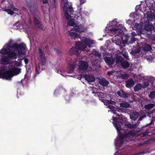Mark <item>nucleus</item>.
Masks as SVG:
<instances>
[{
	"mask_svg": "<svg viewBox=\"0 0 155 155\" xmlns=\"http://www.w3.org/2000/svg\"><path fill=\"white\" fill-rule=\"evenodd\" d=\"M145 153V152L144 151H142L138 153H136L133 155H141Z\"/></svg>",
	"mask_w": 155,
	"mask_h": 155,
	"instance_id": "obj_43",
	"label": "nucleus"
},
{
	"mask_svg": "<svg viewBox=\"0 0 155 155\" xmlns=\"http://www.w3.org/2000/svg\"><path fill=\"white\" fill-rule=\"evenodd\" d=\"M123 91H118L117 92V94L120 96L122 97V95L123 94Z\"/></svg>",
	"mask_w": 155,
	"mask_h": 155,
	"instance_id": "obj_46",
	"label": "nucleus"
},
{
	"mask_svg": "<svg viewBox=\"0 0 155 155\" xmlns=\"http://www.w3.org/2000/svg\"><path fill=\"white\" fill-rule=\"evenodd\" d=\"M88 67V64L86 61H79V68L80 70L85 71L87 69Z\"/></svg>",
	"mask_w": 155,
	"mask_h": 155,
	"instance_id": "obj_9",
	"label": "nucleus"
},
{
	"mask_svg": "<svg viewBox=\"0 0 155 155\" xmlns=\"http://www.w3.org/2000/svg\"><path fill=\"white\" fill-rule=\"evenodd\" d=\"M81 41L78 43H82L83 44L85 45V48L86 47V45L89 46L93 44V41L91 39L87 38L84 37L81 39Z\"/></svg>",
	"mask_w": 155,
	"mask_h": 155,
	"instance_id": "obj_7",
	"label": "nucleus"
},
{
	"mask_svg": "<svg viewBox=\"0 0 155 155\" xmlns=\"http://www.w3.org/2000/svg\"><path fill=\"white\" fill-rule=\"evenodd\" d=\"M26 3L27 4V5L29 6V7L30 8V11L31 12V13L33 14H34L35 12V10H33V7H32H32H30L31 6V3H32V0H26Z\"/></svg>",
	"mask_w": 155,
	"mask_h": 155,
	"instance_id": "obj_18",
	"label": "nucleus"
},
{
	"mask_svg": "<svg viewBox=\"0 0 155 155\" xmlns=\"http://www.w3.org/2000/svg\"><path fill=\"white\" fill-rule=\"evenodd\" d=\"M126 86L128 88H130L134 85V82L132 79H130L125 81Z\"/></svg>",
	"mask_w": 155,
	"mask_h": 155,
	"instance_id": "obj_13",
	"label": "nucleus"
},
{
	"mask_svg": "<svg viewBox=\"0 0 155 155\" xmlns=\"http://www.w3.org/2000/svg\"><path fill=\"white\" fill-rule=\"evenodd\" d=\"M97 95L100 100H101L102 101H103V100L104 101L103 99V98L105 96V95L104 93L102 92H98L97 93Z\"/></svg>",
	"mask_w": 155,
	"mask_h": 155,
	"instance_id": "obj_25",
	"label": "nucleus"
},
{
	"mask_svg": "<svg viewBox=\"0 0 155 155\" xmlns=\"http://www.w3.org/2000/svg\"><path fill=\"white\" fill-rule=\"evenodd\" d=\"M6 1L5 0H2V3H4V2H6Z\"/></svg>",
	"mask_w": 155,
	"mask_h": 155,
	"instance_id": "obj_60",
	"label": "nucleus"
},
{
	"mask_svg": "<svg viewBox=\"0 0 155 155\" xmlns=\"http://www.w3.org/2000/svg\"><path fill=\"white\" fill-rule=\"evenodd\" d=\"M148 135V133L146 132L143 134V137H144Z\"/></svg>",
	"mask_w": 155,
	"mask_h": 155,
	"instance_id": "obj_55",
	"label": "nucleus"
},
{
	"mask_svg": "<svg viewBox=\"0 0 155 155\" xmlns=\"http://www.w3.org/2000/svg\"><path fill=\"white\" fill-rule=\"evenodd\" d=\"M67 24L70 26H73L74 24L73 20L72 19L68 21V22Z\"/></svg>",
	"mask_w": 155,
	"mask_h": 155,
	"instance_id": "obj_35",
	"label": "nucleus"
},
{
	"mask_svg": "<svg viewBox=\"0 0 155 155\" xmlns=\"http://www.w3.org/2000/svg\"><path fill=\"white\" fill-rule=\"evenodd\" d=\"M114 126H115L117 130L118 131H119L120 130V125L117 124V122H114L113 123Z\"/></svg>",
	"mask_w": 155,
	"mask_h": 155,
	"instance_id": "obj_33",
	"label": "nucleus"
},
{
	"mask_svg": "<svg viewBox=\"0 0 155 155\" xmlns=\"http://www.w3.org/2000/svg\"><path fill=\"white\" fill-rule=\"evenodd\" d=\"M149 85V83L147 82H144L143 83V84L142 85L143 86V88H145L146 87H147Z\"/></svg>",
	"mask_w": 155,
	"mask_h": 155,
	"instance_id": "obj_36",
	"label": "nucleus"
},
{
	"mask_svg": "<svg viewBox=\"0 0 155 155\" xmlns=\"http://www.w3.org/2000/svg\"><path fill=\"white\" fill-rule=\"evenodd\" d=\"M81 4H83L85 2V0H80Z\"/></svg>",
	"mask_w": 155,
	"mask_h": 155,
	"instance_id": "obj_54",
	"label": "nucleus"
},
{
	"mask_svg": "<svg viewBox=\"0 0 155 155\" xmlns=\"http://www.w3.org/2000/svg\"><path fill=\"white\" fill-rule=\"evenodd\" d=\"M101 59L98 58H91V61L92 65L94 66L98 67L99 65L98 63L100 62Z\"/></svg>",
	"mask_w": 155,
	"mask_h": 155,
	"instance_id": "obj_14",
	"label": "nucleus"
},
{
	"mask_svg": "<svg viewBox=\"0 0 155 155\" xmlns=\"http://www.w3.org/2000/svg\"><path fill=\"white\" fill-rule=\"evenodd\" d=\"M140 51V48L138 47H136L133 49L131 53L132 55H135L139 53Z\"/></svg>",
	"mask_w": 155,
	"mask_h": 155,
	"instance_id": "obj_19",
	"label": "nucleus"
},
{
	"mask_svg": "<svg viewBox=\"0 0 155 155\" xmlns=\"http://www.w3.org/2000/svg\"><path fill=\"white\" fill-rule=\"evenodd\" d=\"M21 69L18 68H14L7 71L6 72L3 73L2 71H0V78L11 80V78L14 76L18 74L20 71Z\"/></svg>",
	"mask_w": 155,
	"mask_h": 155,
	"instance_id": "obj_3",
	"label": "nucleus"
},
{
	"mask_svg": "<svg viewBox=\"0 0 155 155\" xmlns=\"http://www.w3.org/2000/svg\"><path fill=\"white\" fill-rule=\"evenodd\" d=\"M155 106V105L153 104H150L145 105L144 108L146 110H149L153 108Z\"/></svg>",
	"mask_w": 155,
	"mask_h": 155,
	"instance_id": "obj_26",
	"label": "nucleus"
},
{
	"mask_svg": "<svg viewBox=\"0 0 155 155\" xmlns=\"http://www.w3.org/2000/svg\"><path fill=\"white\" fill-rule=\"evenodd\" d=\"M123 58L120 56L117 57L116 60V62L117 63H120L121 64L123 61Z\"/></svg>",
	"mask_w": 155,
	"mask_h": 155,
	"instance_id": "obj_29",
	"label": "nucleus"
},
{
	"mask_svg": "<svg viewBox=\"0 0 155 155\" xmlns=\"http://www.w3.org/2000/svg\"><path fill=\"white\" fill-rule=\"evenodd\" d=\"M15 64L18 66H20V64L21 63V62H17V61H15Z\"/></svg>",
	"mask_w": 155,
	"mask_h": 155,
	"instance_id": "obj_52",
	"label": "nucleus"
},
{
	"mask_svg": "<svg viewBox=\"0 0 155 155\" xmlns=\"http://www.w3.org/2000/svg\"><path fill=\"white\" fill-rule=\"evenodd\" d=\"M68 35L71 37L72 38H75L79 37V35L76 32H71L68 33Z\"/></svg>",
	"mask_w": 155,
	"mask_h": 155,
	"instance_id": "obj_23",
	"label": "nucleus"
},
{
	"mask_svg": "<svg viewBox=\"0 0 155 155\" xmlns=\"http://www.w3.org/2000/svg\"><path fill=\"white\" fill-rule=\"evenodd\" d=\"M92 57L91 58H98L102 60V55L99 52L94 49L92 51Z\"/></svg>",
	"mask_w": 155,
	"mask_h": 155,
	"instance_id": "obj_11",
	"label": "nucleus"
},
{
	"mask_svg": "<svg viewBox=\"0 0 155 155\" xmlns=\"http://www.w3.org/2000/svg\"><path fill=\"white\" fill-rule=\"evenodd\" d=\"M61 3L64 5L63 7V9L65 12L64 16L67 19H70L71 15L74 12L72 7L71 6L67 7L68 1L67 0H61Z\"/></svg>",
	"mask_w": 155,
	"mask_h": 155,
	"instance_id": "obj_4",
	"label": "nucleus"
},
{
	"mask_svg": "<svg viewBox=\"0 0 155 155\" xmlns=\"http://www.w3.org/2000/svg\"><path fill=\"white\" fill-rule=\"evenodd\" d=\"M142 88H143V86L140 83L137 84L134 87V89L135 91H137L140 90Z\"/></svg>",
	"mask_w": 155,
	"mask_h": 155,
	"instance_id": "obj_21",
	"label": "nucleus"
},
{
	"mask_svg": "<svg viewBox=\"0 0 155 155\" xmlns=\"http://www.w3.org/2000/svg\"><path fill=\"white\" fill-rule=\"evenodd\" d=\"M135 41V38L133 37H131L130 38V41L129 42L130 44H132Z\"/></svg>",
	"mask_w": 155,
	"mask_h": 155,
	"instance_id": "obj_40",
	"label": "nucleus"
},
{
	"mask_svg": "<svg viewBox=\"0 0 155 155\" xmlns=\"http://www.w3.org/2000/svg\"><path fill=\"white\" fill-rule=\"evenodd\" d=\"M25 45L24 44H21L18 45L16 43L12 45L8 43L4 46L1 50V52L2 53H8L10 57H13L16 58L17 55L24 54L21 52L20 50L23 51L25 50Z\"/></svg>",
	"mask_w": 155,
	"mask_h": 155,
	"instance_id": "obj_1",
	"label": "nucleus"
},
{
	"mask_svg": "<svg viewBox=\"0 0 155 155\" xmlns=\"http://www.w3.org/2000/svg\"><path fill=\"white\" fill-rule=\"evenodd\" d=\"M131 34H132V35L133 36H134L136 35V33L135 32H132L131 33Z\"/></svg>",
	"mask_w": 155,
	"mask_h": 155,
	"instance_id": "obj_56",
	"label": "nucleus"
},
{
	"mask_svg": "<svg viewBox=\"0 0 155 155\" xmlns=\"http://www.w3.org/2000/svg\"><path fill=\"white\" fill-rule=\"evenodd\" d=\"M114 73V71H111L109 72H108L107 73V74L109 76L110 75Z\"/></svg>",
	"mask_w": 155,
	"mask_h": 155,
	"instance_id": "obj_49",
	"label": "nucleus"
},
{
	"mask_svg": "<svg viewBox=\"0 0 155 155\" xmlns=\"http://www.w3.org/2000/svg\"><path fill=\"white\" fill-rule=\"evenodd\" d=\"M5 11L6 12L8 13L11 15L13 14L14 13L13 11L9 9H6Z\"/></svg>",
	"mask_w": 155,
	"mask_h": 155,
	"instance_id": "obj_37",
	"label": "nucleus"
},
{
	"mask_svg": "<svg viewBox=\"0 0 155 155\" xmlns=\"http://www.w3.org/2000/svg\"><path fill=\"white\" fill-rule=\"evenodd\" d=\"M86 30V28H84L83 26L81 25L76 26L74 28L75 31L78 32H84Z\"/></svg>",
	"mask_w": 155,
	"mask_h": 155,
	"instance_id": "obj_16",
	"label": "nucleus"
},
{
	"mask_svg": "<svg viewBox=\"0 0 155 155\" xmlns=\"http://www.w3.org/2000/svg\"><path fill=\"white\" fill-rule=\"evenodd\" d=\"M104 60L108 66L111 67L115 62L114 59L111 57H105Z\"/></svg>",
	"mask_w": 155,
	"mask_h": 155,
	"instance_id": "obj_10",
	"label": "nucleus"
},
{
	"mask_svg": "<svg viewBox=\"0 0 155 155\" xmlns=\"http://www.w3.org/2000/svg\"><path fill=\"white\" fill-rule=\"evenodd\" d=\"M123 56L125 58L128 59V56L127 53H124Z\"/></svg>",
	"mask_w": 155,
	"mask_h": 155,
	"instance_id": "obj_47",
	"label": "nucleus"
},
{
	"mask_svg": "<svg viewBox=\"0 0 155 155\" xmlns=\"http://www.w3.org/2000/svg\"><path fill=\"white\" fill-rule=\"evenodd\" d=\"M40 58L41 61L42 63V65H44L45 64V62L46 61V58L45 56L41 58Z\"/></svg>",
	"mask_w": 155,
	"mask_h": 155,
	"instance_id": "obj_34",
	"label": "nucleus"
},
{
	"mask_svg": "<svg viewBox=\"0 0 155 155\" xmlns=\"http://www.w3.org/2000/svg\"><path fill=\"white\" fill-rule=\"evenodd\" d=\"M85 80L89 82H93L95 81L94 75L92 74L86 75L84 76Z\"/></svg>",
	"mask_w": 155,
	"mask_h": 155,
	"instance_id": "obj_12",
	"label": "nucleus"
},
{
	"mask_svg": "<svg viewBox=\"0 0 155 155\" xmlns=\"http://www.w3.org/2000/svg\"><path fill=\"white\" fill-rule=\"evenodd\" d=\"M129 64L127 61H123L121 63V66L124 68H127L129 67Z\"/></svg>",
	"mask_w": 155,
	"mask_h": 155,
	"instance_id": "obj_24",
	"label": "nucleus"
},
{
	"mask_svg": "<svg viewBox=\"0 0 155 155\" xmlns=\"http://www.w3.org/2000/svg\"><path fill=\"white\" fill-rule=\"evenodd\" d=\"M43 1V3L44 4H45L46 3H48V0H41Z\"/></svg>",
	"mask_w": 155,
	"mask_h": 155,
	"instance_id": "obj_50",
	"label": "nucleus"
},
{
	"mask_svg": "<svg viewBox=\"0 0 155 155\" xmlns=\"http://www.w3.org/2000/svg\"><path fill=\"white\" fill-rule=\"evenodd\" d=\"M124 125L126 127L130 129H133L136 127V124H132L130 123L125 124Z\"/></svg>",
	"mask_w": 155,
	"mask_h": 155,
	"instance_id": "obj_30",
	"label": "nucleus"
},
{
	"mask_svg": "<svg viewBox=\"0 0 155 155\" xmlns=\"http://www.w3.org/2000/svg\"><path fill=\"white\" fill-rule=\"evenodd\" d=\"M152 48L150 45L147 44H145L143 48V50L145 51H149Z\"/></svg>",
	"mask_w": 155,
	"mask_h": 155,
	"instance_id": "obj_22",
	"label": "nucleus"
},
{
	"mask_svg": "<svg viewBox=\"0 0 155 155\" xmlns=\"http://www.w3.org/2000/svg\"><path fill=\"white\" fill-rule=\"evenodd\" d=\"M61 74L63 76H69V75H66V74H64L63 72L61 73Z\"/></svg>",
	"mask_w": 155,
	"mask_h": 155,
	"instance_id": "obj_58",
	"label": "nucleus"
},
{
	"mask_svg": "<svg viewBox=\"0 0 155 155\" xmlns=\"http://www.w3.org/2000/svg\"><path fill=\"white\" fill-rule=\"evenodd\" d=\"M33 21L35 26L37 28L40 30H44L45 28L41 22L35 16L33 17Z\"/></svg>",
	"mask_w": 155,
	"mask_h": 155,
	"instance_id": "obj_6",
	"label": "nucleus"
},
{
	"mask_svg": "<svg viewBox=\"0 0 155 155\" xmlns=\"http://www.w3.org/2000/svg\"><path fill=\"white\" fill-rule=\"evenodd\" d=\"M151 79H152V80H154V78H152Z\"/></svg>",
	"mask_w": 155,
	"mask_h": 155,
	"instance_id": "obj_64",
	"label": "nucleus"
},
{
	"mask_svg": "<svg viewBox=\"0 0 155 155\" xmlns=\"http://www.w3.org/2000/svg\"><path fill=\"white\" fill-rule=\"evenodd\" d=\"M58 73L60 74V73H61V71H58Z\"/></svg>",
	"mask_w": 155,
	"mask_h": 155,
	"instance_id": "obj_63",
	"label": "nucleus"
},
{
	"mask_svg": "<svg viewBox=\"0 0 155 155\" xmlns=\"http://www.w3.org/2000/svg\"><path fill=\"white\" fill-rule=\"evenodd\" d=\"M14 10L16 11H18V9L16 8H15Z\"/></svg>",
	"mask_w": 155,
	"mask_h": 155,
	"instance_id": "obj_59",
	"label": "nucleus"
},
{
	"mask_svg": "<svg viewBox=\"0 0 155 155\" xmlns=\"http://www.w3.org/2000/svg\"><path fill=\"white\" fill-rule=\"evenodd\" d=\"M108 107L110 109H113L114 108V106H112V105H109V106H108Z\"/></svg>",
	"mask_w": 155,
	"mask_h": 155,
	"instance_id": "obj_53",
	"label": "nucleus"
},
{
	"mask_svg": "<svg viewBox=\"0 0 155 155\" xmlns=\"http://www.w3.org/2000/svg\"><path fill=\"white\" fill-rule=\"evenodd\" d=\"M149 97L152 99H154L155 98V91H153L150 93Z\"/></svg>",
	"mask_w": 155,
	"mask_h": 155,
	"instance_id": "obj_32",
	"label": "nucleus"
},
{
	"mask_svg": "<svg viewBox=\"0 0 155 155\" xmlns=\"http://www.w3.org/2000/svg\"><path fill=\"white\" fill-rule=\"evenodd\" d=\"M20 25H20L18 22H17L16 24H15L14 25V28L18 29L20 28L18 27H20Z\"/></svg>",
	"mask_w": 155,
	"mask_h": 155,
	"instance_id": "obj_38",
	"label": "nucleus"
},
{
	"mask_svg": "<svg viewBox=\"0 0 155 155\" xmlns=\"http://www.w3.org/2000/svg\"><path fill=\"white\" fill-rule=\"evenodd\" d=\"M91 88L92 89V90H94V89H96V88H94V87H91Z\"/></svg>",
	"mask_w": 155,
	"mask_h": 155,
	"instance_id": "obj_62",
	"label": "nucleus"
},
{
	"mask_svg": "<svg viewBox=\"0 0 155 155\" xmlns=\"http://www.w3.org/2000/svg\"><path fill=\"white\" fill-rule=\"evenodd\" d=\"M107 101L108 103L114 105L115 104V101H112L111 100H107Z\"/></svg>",
	"mask_w": 155,
	"mask_h": 155,
	"instance_id": "obj_41",
	"label": "nucleus"
},
{
	"mask_svg": "<svg viewBox=\"0 0 155 155\" xmlns=\"http://www.w3.org/2000/svg\"><path fill=\"white\" fill-rule=\"evenodd\" d=\"M24 61L26 64H27L28 62V60L27 58H25Z\"/></svg>",
	"mask_w": 155,
	"mask_h": 155,
	"instance_id": "obj_51",
	"label": "nucleus"
},
{
	"mask_svg": "<svg viewBox=\"0 0 155 155\" xmlns=\"http://www.w3.org/2000/svg\"><path fill=\"white\" fill-rule=\"evenodd\" d=\"M119 140H121V141L120 142V144H122L123 141V139L121 136L119 138H118V139L117 140V142H118Z\"/></svg>",
	"mask_w": 155,
	"mask_h": 155,
	"instance_id": "obj_42",
	"label": "nucleus"
},
{
	"mask_svg": "<svg viewBox=\"0 0 155 155\" xmlns=\"http://www.w3.org/2000/svg\"><path fill=\"white\" fill-rule=\"evenodd\" d=\"M40 69V68L39 67H38L37 66H36L35 72L37 74H38L39 73V70Z\"/></svg>",
	"mask_w": 155,
	"mask_h": 155,
	"instance_id": "obj_44",
	"label": "nucleus"
},
{
	"mask_svg": "<svg viewBox=\"0 0 155 155\" xmlns=\"http://www.w3.org/2000/svg\"><path fill=\"white\" fill-rule=\"evenodd\" d=\"M75 45V47H72L69 51V53L71 55L78 54L80 53V51L85 50V45L82 43L76 42Z\"/></svg>",
	"mask_w": 155,
	"mask_h": 155,
	"instance_id": "obj_5",
	"label": "nucleus"
},
{
	"mask_svg": "<svg viewBox=\"0 0 155 155\" xmlns=\"http://www.w3.org/2000/svg\"><path fill=\"white\" fill-rule=\"evenodd\" d=\"M111 33L113 35H115L113 38V40L115 41L116 44L122 47L124 45V44L122 41V38L120 36L122 34V32L120 31L119 29L116 28H113L110 30Z\"/></svg>",
	"mask_w": 155,
	"mask_h": 155,
	"instance_id": "obj_2",
	"label": "nucleus"
},
{
	"mask_svg": "<svg viewBox=\"0 0 155 155\" xmlns=\"http://www.w3.org/2000/svg\"><path fill=\"white\" fill-rule=\"evenodd\" d=\"M75 67V66L74 64H71L70 65L69 70L67 72L68 73H71L73 72L74 70Z\"/></svg>",
	"mask_w": 155,
	"mask_h": 155,
	"instance_id": "obj_28",
	"label": "nucleus"
},
{
	"mask_svg": "<svg viewBox=\"0 0 155 155\" xmlns=\"http://www.w3.org/2000/svg\"><path fill=\"white\" fill-rule=\"evenodd\" d=\"M143 27L146 30L149 31H151L153 28V26L149 24L148 22H145Z\"/></svg>",
	"mask_w": 155,
	"mask_h": 155,
	"instance_id": "obj_15",
	"label": "nucleus"
},
{
	"mask_svg": "<svg viewBox=\"0 0 155 155\" xmlns=\"http://www.w3.org/2000/svg\"><path fill=\"white\" fill-rule=\"evenodd\" d=\"M142 118H143L142 117H140V118H139V120H142Z\"/></svg>",
	"mask_w": 155,
	"mask_h": 155,
	"instance_id": "obj_61",
	"label": "nucleus"
},
{
	"mask_svg": "<svg viewBox=\"0 0 155 155\" xmlns=\"http://www.w3.org/2000/svg\"><path fill=\"white\" fill-rule=\"evenodd\" d=\"M134 132L133 131H130L129 132V134L133 136L134 135Z\"/></svg>",
	"mask_w": 155,
	"mask_h": 155,
	"instance_id": "obj_48",
	"label": "nucleus"
},
{
	"mask_svg": "<svg viewBox=\"0 0 155 155\" xmlns=\"http://www.w3.org/2000/svg\"><path fill=\"white\" fill-rule=\"evenodd\" d=\"M1 50L0 51V53L3 54H8V57L6 56H4L3 57L1 58L0 62L1 64H7L9 63L10 62V61L9 60V58H14L13 57H10L8 55V53H2L1 52Z\"/></svg>",
	"mask_w": 155,
	"mask_h": 155,
	"instance_id": "obj_8",
	"label": "nucleus"
},
{
	"mask_svg": "<svg viewBox=\"0 0 155 155\" xmlns=\"http://www.w3.org/2000/svg\"><path fill=\"white\" fill-rule=\"evenodd\" d=\"M38 51L40 58L45 56L43 51L42 50L41 48H39L38 49Z\"/></svg>",
	"mask_w": 155,
	"mask_h": 155,
	"instance_id": "obj_31",
	"label": "nucleus"
},
{
	"mask_svg": "<svg viewBox=\"0 0 155 155\" xmlns=\"http://www.w3.org/2000/svg\"><path fill=\"white\" fill-rule=\"evenodd\" d=\"M50 8H55L56 6V0H51L50 3L49 4Z\"/></svg>",
	"mask_w": 155,
	"mask_h": 155,
	"instance_id": "obj_27",
	"label": "nucleus"
},
{
	"mask_svg": "<svg viewBox=\"0 0 155 155\" xmlns=\"http://www.w3.org/2000/svg\"><path fill=\"white\" fill-rule=\"evenodd\" d=\"M132 114L134 115L137 117L139 116L140 115L139 113L136 111H133L132 113Z\"/></svg>",
	"mask_w": 155,
	"mask_h": 155,
	"instance_id": "obj_39",
	"label": "nucleus"
},
{
	"mask_svg": "<svg viewBox=\"0 0 155 155\" xmlns=\"http://www.w3.org/2000/svg\"><path fill=\"white\" fill-rule=\"evenodd\" d=\"M99 83L103 86H106L109 84V82L105 79L103 78L99 81Z\"/></svg>",
	"mask_w": 155,
	"mask_h": 155,
	"instance_id": "obj_17",
	"label": "nucleus"
},
{
	"mask_svg": "<svg viewBox=\"0 0 155 155\" xmlns=\"http://www.w3.org/2000/svg\"><path fill=\"white\" fill-rule=\"evenodd\" d=\"M122 97H123L124 98H127L128 97V96L126 93L123 92Z\"/></svg>",
	"mask_w": 155,
	"mask_h": 155,
	"instance_id": "obj_45",
	"label": "nucleus"
},
{
	"mask_svg": "<svg viewBox=\"0 0 155 155\" xmlns=\"http://www.w3.org/2000/svg\"><path fill=\"white\" fill-rule=\"evenodd\" d=\"M120 107L125 108H127L130 107V105L126 101H123L119 103Z\"/></svg>",
	"mask_w": 155,
	"mask_h": 155,
	"instance_id": "obj_20",
	"label": "nucleus"
},
{
	"mask_svg": "<svg viewBox=\"0 0 155 155\" xmlns=\"http://www.w3.org/2000/svg\"><path fill=\"white\" fill-rule=\"evenodd\" d=\"M11 7L12 8L13 10H14L15 8V7L13 5H11Z\"/></svg>",
	"mask_w": 155,
	"mask_h": 155,
	"instance_id": "obj_57",
	"label": "nucleus"
}]
</instances>
